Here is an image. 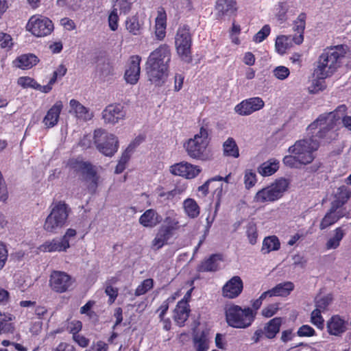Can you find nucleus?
Segmentation results:
<instances>
[{
  "label": "nucleus",
  "instance_id": "f257e3e1",
  "mask_svg": "<svg viewBox=\"0 0 351 351\" xmlns=\"http://www.w3.org/2000/svg\"><path fill=\"white\" fill-rule=\"evenodd\" d=\"M351 57V51L345 45H335L325 49L319 56L315 74L319 80L332 76L340 68L345 58Z\"/></svg>",
  "mask_w": 351,
  "mask_h": 351
},
{
  "label": "nucleus",
  "instance_id": "f03ea898",
  "mask_svg": "<svg viewBox=\"0 0 351 351\" xmlns=\"http://www.w3.org/2000/svg\"><path fill=\"white\" fill-rule=\"evenodd\" d=\"M171 51L169 45H160L149 56L146 65L149 80L152 84L160 86L165 84L168 76Z\"/></svg>",
  "mask_w": 351,
  "mask_h": 351
},
{
  "label": "nucleus",
  "instance_id": "7ed1b4c3",
  "mask_svg": "<svg viewBox=\"0 0 351 351\" xmlns=\"http://www.w3.org/2000/svg\"><path fill=\"white\" fill-rule=\"evenodd\" d=\"M49 209L43 229L48 233L56 234L67 225L71 208L64 201L60 200L53 202Z\"/></svg>",
  "mask_w": 351,
  "mask_h": 351
},
{
  "label": "nucleus",
  "instance_id": "20e7f679",
  "mask_svg": "<svg viewBox=\"0 0 351 351\" xmlns=\"http://www.w3.org/2000/svg\"><path fill=\"white\" fill-rule=\"evenodd\" d=\"M208 128L202 126L193 138H191L186 141L184 147L190 158L202 161H206L211 158L210 152L208 149Z\"/></svg>",
  "mask_w": 351,
  "mask_h": 351
},
{
  "label": "nucleus",
  "instance_id": "39448f33",
  "mask_svg": "<svg viewBox=\"0 0 351 351\" xmlns=\"http://www.w3.org/2000/svg\"><path fill=\"white\" fill-rule=\"evenodd\" d=\"M331 116L326 117L324 114H321L307 128L308 136L310 138L317 139L319 145L322 140L330 142L337 135L335 128V123L332 122Z\"/></svg>",
  "mask_w": 351,
  "mask_h": 351
},
{
  "label": "nucleus",
  "instance_id": "423d86ee",
  "mask_svg": "<svg viewBox=\"0 0 351 351\" xmlns=\"http://www.w3.org/2000/svg\"><path fill=\"white\" fill-rule=\"evenodd\" d=\"M256 312L251 308H242L238 305L226 308V319L228 324L236 328H246L254 321Z\"/></svg>",
  "mask_w": 351,
  "mask_h": 351
},
{
  "label": "nucleus",
  "instance_id": "0eeeda50",
  "mask_svg": "<svg viewBox=\"0 0 351 351\" xmlns=\"http://www.w3.org/2000/svg\"><path fill=\"white\" fill-rule=\"evenodd\" d=\"M319 148V141L310 138H306L297 141L293 145L289 147V154H295L298 161L302 165H308L312 162L315 158L313 153Z\"/></svg>",
  "mask_w": 351,
  "mask_h": 351
},
{
  "label": "nucleus",
  "instance_id": "6e6552de",
  "mask_svg": "<svg viewBox=\"0 0 351 351\" xmlns=\"http://www.w3.org/2000/svg\"><path fill=\"white\" fill-rule=\"evenodd\" d=\"M289 182L286 179L276 180L271 184L259 190L254 196L257 203L275 202L279 199L287 191Z\"/></svg>",
  "mask_w": 351,
  "mask_h": 351
},
{
  "label": "nucleus",
  "instance_id": "1a4fd4ad",
  "mask_svg": "<svg viewBox=\"0 0 351 351\" xmlns=\"http://www.w3.org/2000/svg\"><path fill=\"white\" fill-rule=\"evenodd\" d=\"M192 36L189 26L178 27L175 35V47L180 58L189 62L191 61Z\"/></svg>",
  "mask_w": 351,
  "mask_h": 351
},
{
  "label": "nucleus",
  "instance_id": "9d476101",
  "mask_svg": "<svg viewBox=\"0 0 351 351\" xmlns=\"http://www.w3.org/2000/svg\"><path fill=\"white\" fill-rule=\"evenodd\" d=\"M70 167L75 171L82 174L88 190L91 193H95L100 180V177L97 174L95 167L89 162L78 160H71Z\"/></svg>",
  "mask_w": 351,
  "mask_h": 351
},
{
  "label": "nucleus",
  "instance_id": "9b49d317",
  "mask_svg": "<svg viewBox=\"0 0 351 351\" xmlns=\"http://www.w3.org/2000/svg\"><path fill=\"white\" fill-rule=\"evenodd\" d=\"M94 140L99 151L106 156H113L118 149L119 142L116 136L101 129L95 131Z\"/></svg>",
  "mask_w": 351,
  "mask_h": 351
},
{
  "label": "nucleus",
  "instance_id": "f8f14e48",
  "mask_svg": "<svg viewBox=\"0 0 351 351\" xmlns=\"http://www.w3.org/2000/svg\"><path fill=\"white\" fill-rule=\"evenodd\" d=\"M26 29L35 36L44 37L49 35L53 30V24L45 16L34 15L29 19Z\"/></svg>",
  "mask_w": 351,
  "mask_h": 351
},
{
  "label": "nucleus",
  "instance_id": "ddd939ff",
  "mask_svg": "<svg viewBox=\"0 0 351 351\" xmlns=\"http://www.w3.org/2000/svg\"><path fill=\"white\" fill-rule=\"evenodd\" d=\"M75 280L68 274L61 271H53L49 276V286L56 293L67 291Z\"/></svg>",
  "mask_w": 351,
  "mask_h": 351
},
{
  "label": "nucleus",
  "instance_id": "4468645a",
  "mask_svg": "<svg viewBox=\"0 0 351 351\" xmlns=\"http://www.w3.org/2000/svg\"><path fill=\"white\" fill-rule=\"evenodd\" d=\"M201 171L200 167L185 161L176 163L169 167V171L171 174L186 179L195 178L199 174Z\"/></svg>",
  "mask_w": 351,
  "mask_h": 351
},
{
  "label": "nucleus",
  "instance_id": "2eb2a0df",
  "mask_svg": "<svg viewBox=\"0 0 351 351\" xmlns=\"http://www.w3.org/2000/svg\"><path fill=\"white\" fill-rule=\"evenodd\" d=\"M265 106L263 100L258 97L245 99L236 105L234 111L241 116H247L260 110Z\"/></svg>",
  "mask_w": 351,
  "mask_h": 351
},
{
  "label": "nucleus",
  "instance_id": "dca6fc26",
  "mask_svg": "<svg viewBox=\"0 0 351 351\" xmlns=\"http://www.w3.org/2000/svg\"><path fill=\"white\" fill-rule=\"evenodd\" d=\"M126 112L121 104H111L102 112V118L106 123L114 125L125 118Z\"/></svg>",
  "mask_w": 351,
  "mask_h": 351
},
{
  "label": "nucleus",
  "instance_id": "f3484780",
  "mask_svg": "<svg viewBox=\"0 0 351 351\" xmlns=\"http://www.w3.org/2000/svg\"><path fill=\"white\" fill-rule=\"evenodd\" d=\"M141 58L139 56L130 57L124 74L127 83L134 85L138 82L141 73Z\"/></svg>",
  "mask_w": 351,
  "mask_h": 351
},
{
  "label": "nucleus",
  "instance_id": "a211bd4d",
  "mask_svg": "<svg viewBox=\"0 0 351 351\" xmlns=\"http://www.w3.org/2000/svg\"><path fill=\"white\" fill-rule=\"evenodd\" d=\"M243 288V281L239 276H234L229 280L222 288V295L233 299L238 297Z\"/></svg>",
  "mask_w": 351,
  "mask_h": 351
},
{
  "label": "nucleus",
  "instance_id": "6ab92c4d",
  "mask_svg": "<svg viewBox=\"0 0 351 351\" xmlns=\"http://www.w3.org/2000/svg\"><path fill=\"white\" fill-rule=\"evenodd\" d=\"M215 10L218 19L225 16H232L237 10L236 0H217Z\"/></svg>",
  "mask_w": 351,
  "mask_h": 351
},
{
  "label": "nucleus",
  "instance_id": "aec40b11",
  "mask_svg": "<svg viewBox=\"0 0 351 351\" xmlns=\"http://www.w3.org/2000/svg\"><path fill=\"white\" fill-rule=\"evenodd\" d=\"M345 215L343 209H339L331 205L319 224L320 229L324 230L333 225Z\"/></svg>",
  "mask_w": 351,
  "mask_h": 351
},
{
  "label": "nucleus",
  "instance_id": "412c9836",
  "mask_svg": "<svg viewBox=\"0 0 351 351\" xmlns=\"http://www.w3.org/2000/svg\"><path fill=\"white\" fill-rule=\"evenodd\" d=\"M62 108V102L57 101L47 111L43 121L47 128H53L58 123Z\"/></svg>",
  "mask_w": 351,
  "mask_h": 351
},
{
  "label": "nucleus",
  "instance_id": "4be33fe9",
  "mask_svg": "<svg viewBox=\"0 0 351 351\" xmlns=\"http://www.w3.org/2000/svg\"><path fill=\"white\" fill-rule=\"evenodd\" d=\"M167 14L162 7H160L157 11V16L155 20V36L158 40H162L166 36Z\"/></svg>",
  "mask_w": 351,
  "mask_h": 351
},
{
  "label": "nucleus",
  "instance_id": "5701e85b",
  "mask_svg": "<svg viewBox=\"0 0 351 351\" xmlns=\"http://www.w3.org/2000/svg\"><path fill=\"white\" fill-rule=\"evenodd\" d=\"M162 220V216L154 209L150 208L141 215L138 221L143 227L152 228L159 224Z\"/></svg>",
  "mask_w": 351,
  "mask_h": 351
},
{
  "label": "nucleus",
  "instance_id": "b1692460",
  "mask_svg": "<svg viewBox=\"0 0 351 351\" xmlns=\"http://www.w3.org/2000/svg\"><path fill=\"white\" fill-rule=\"evenodd\" d=\"M347 328L346 322L339 315H333L327 322V330L330 335L339 336Z\"/></svg>",
  "mask_w": 351,
  "mask_h": 351
},
{
  "label": "nucleus",
  "instance_id": "393cba45",
  "mask_svg": "<svg viewBox=\"0 0 351 351\" xmlns=\"http://www.w3.org/2000/svg\"><path fill=\"white\" fill-rule=\"evenodd\" d=\"M351 197V190L346 186L343 185L337 189L334 193V199L331 205L341 208Z\"/></svg>",
  "mask_w": 351,
  "mask_h": 351
},
{
  "label": "nucleus",
  "instance_id": "a878e982",
  "mask_svg": "<svg viewBox=\"0 0 351 351\" xmlns=\"http://www.w3.org/2000/svg\"><path fill=\"white\" fill-rule=\"evenodd\" d=\"M294 284L292 282L287 281L276 285L274 288L266 291L269 298L271 297H286L294 289Z\"/></svg>",
  "mask_w": 351,
  "mask_h": 351
},
{
  "label": "nucleus",
  "instance_id": "bb28decb",
  "mask_svg": "<svg viewBox=\"0 0 351 351\" xmlns=\"http://www.w3.org/2000/svg\"><path fill=\"white\" fill-rule=\"evenodd\" d=\"M69 105L71 107L70 112H73L77 119L84 121H88L92 119L93 113L88 108L83 106L78 101L74 99H71Z\"/></svg>",
  "mask_w": 351,
  "mask_h": 351
},
{
  "label": "nucleus",
  "instance_id": "cd10ccee",
  "mask_svg": "<svg viewBox=\"0 0 351 351\" xmlns=\"http://www.w3.org/2000/svg\"><path fill=\"white\" fill-rule=\"evenodd\" d=\"M190 309L189 304L186 301H180L174 310L173 318L179 326H182L187 320L189 315Z\"/></svg>",
  "mask_w": 351,
  "mask_h": 351
},
{
  "label": "nucleus",
  "instance_id": "c85d7f7f",
  "mask_svg": "<svg viewBox=\"0 0 351 351\" xmlns=\"http://www.w3.org/2000/svg\"><path fill=\"white\" fill-rule=\"evenodd\" d=\"M222 261V256L219 254H212L203 261L198 266L197 270L201 272L215 271L219 269V263Z\"/></svg>",
  "mask_w": 351,
  "mask_h": 351
},
{
  "label": "nucleus",
  "instance_id": "c756f323",
  "mask_svg": "<svg viewBox=\"0 0 351 351\" xmlns=\"http://www.w3.org/2000/svg\"><path fill=\"white\" fill-rule=\"evenodd\" d=\"M173 233H171L167 229L160 227L154 239L152 242V247L154 250H158L167 243V241L173 237Z\"/></svg>",
  "mask_w": 351,
  "mask_h": 351
},
{
  "label": "nucleus",
  "instance_id": "7c9ffc66",
  "mask_svg": "<svg viewBox=\"0 0 351 351\" xmlns=\"http://www.w3.org/2000/svg\"><path fill=\"white\" fill-rule=\"evenodd\" d=\"M186 186L185 184L177 185L173 189L165 191L164 189L159 186L156 189V193L158 197H160L162 201L171 200L175 197L182 195L185 192Z\"/></svg>",
  "mask_w": 351,
  "mask_h": 351
},
{
  "label": "nucleus",
  "instance_id": "2f4dec72",
  "mask_svg": "<svg viewBox=\"0 0 351 351\" xmlns=\"http://www.w3.org/2000/svg\"><path fill=\"white\" fill-rule=\"evenodd\" d=\"M37 56L32 53L23 54L19 56L14 61L15 66L21 69H29L38 62Z\"/></svg>",
  "mask_w": 351,
  "mask_h": 351
},
{
  "label": "nucleus",
  "instance_id": "473e14b6",
  "mask_svg": "<svg viewBox=\"0 0 351 351\" xmlns=\"http://www.w3.org/2000/svg\"><path fill=\"white\" fill-rule=\"evenodd\" d=\"M39 250L43 252H64L67 250L62 239H53L47 241L38 247Z\"/></svg>",
  "mask_w": 351,
  "mask_h": 351
},
{
  "label": "nucleus",
  "instance_id": "72a5a7b5",
  "mask_svg": "<svg viewBox=\"0 0 351 351\" xmlns=\"http://www.w3.org/2000/svg\"><path fill=\"white\" fill-rule=\"evenodd\" d=\"M184 214L190 219L197 218L200 213V207L193 198H186L182 202Z\"/></svg>",
  "mask_w": 351,
  "mask_h": 351
},
{
  "label": "nucleus",
  "instance_id": "f704fd0d",
  "mask_svg": "<svg viewBox=\"0 0 351 351\" xmlns=\"http://www.w3.org/2000/svg\"><path fill=\"white\" fill-rule=\"evenodd\" d=\"M282 322L281 317H274L270 319L263 328L265 337L274 339L279 332Z\"/></svg>",
  "mask_w": 351,
  "mask_h": 351
},
{
  "label": "nucleus",
  "instance_id": "c9c22d12",
  "mask_svg": "<svg viewBox=\"0 0 351 351\" xmlns=\"http://www.w3.org/2000/svg\"><path fill=\"white\" fill-rule=\"evenodd\" d=\"M278 168V160L271 158L261 164L258 168V172L263 176H269L276 172Z\"/></svg>",
  "mask_w": 351,
  "mask_h": 351
},
{
  "label": "nucleus",
  "instance_id": "e433bc0d",
  "mask_svg": "<svg viewBox=\"0 0 351 351\" xmlns=\"http://www.w3.org/2000/svg\"><path fill=\"white\" fill-rule=\"evenodd\" d=\"M14 317L10 313L0 315V335L12 334L14 331V326L11 321Z\"/></svg>",
  "mask_w": 351,
  "mask_h": 351
},
{
  "label": "nucleus",
  "instance_id": "4c0bfd02",
  "mask_svg": "<svg viewBox=\"0 0 351 351\" xmlns=\"http://www.w3.org/2000/svg\"><path fill=\"white\" fill-rule=\"evenodd\" d=\"M280 247V243L276 236H269L264 239L261 252L263 254H268L272 251L278 250Z\"/></svg>",
  "mask_w": 351,
  "mask_h": 351
},
{
  "label": "nucleus",
  "instance_id": "58836bf2",
  "mask_svg": "<svg viewBox=\"0 0 351 351\" xmlns=\"http://www.w3.org/2000/svg\"><path fill=\"white\" fill-rule=\"evenodd\" d=\"M126 29L134 36H138L143 29V23H140L138 17L133 16L125 21Z\"/></svg>",
  "mask_w": 351,
  "mask_h": 351
},
{
  "label": "nucleus",
  "instance_id": "ea45409f",
  "mask_svg": "<svg viewBox=\"0 0 351 351\" xmlns=\"http://www.w3.org/2000/svg\"><path fill=\"white\" fill-rule=\"evenodd\" d=\"M345 235V232L341 227L337 228L333 231V235L328 240L326 243V247L327 250L337 249L341 241L343 239Z\"/></svg>",
  "mask_w": 351,
  "mask_h": 351
},
{
  "label": "nucleus",
  "instance_id": "a19ab883",
  "mask_svg": "<svg viewBox=\"0 0 351 351\" xmlns=\"http://www.w3.org/2000/svg\"><path fill=\"white\" fill-rule=\"evenodd\" d=\"M223 154L226 156L238 158L239 156V147L233 138L229 137L223 144Z\"/></svg>",
  "mask_w": 351,
  "mask_h": 351
},
{
  "label": "nucleus",
  "instance_id": "79ce46f5",
  "mask_svg": "<svg viewBox=\"0 0 351 351\" xmlns=\"http://www.w3.org/2000/svg\"><path fill=\"white\" fill-rule=\"evenodd\" d=\"M164 222L165 225L162 226L161 227L164 229H167L171 233H173V231L177 230L180 228L177 215L173 211H171L167 214L165 218Z\"/></svg>",
  "mask_w": 351,
  "mask_h": 351
},
{
  "label": "nucleus",
  "instance_id": "37998d69",
  "mask_svg": "<svg viewBox=\"0 0 351 351\" xmlns=\"http://www.w3.org/2000/svg\"><path fill=\"white\" fill-rule=\"evenodd\" d=\"M291 46V36L285 35L279 36L276 38L275 48L279 54H284L286 51Z\"/></svg>",
  "mask_w": 351,
  "mask_h": 351
},
{
  "label": "nucleus",
  "instance_id": "c03bdc74",
  "mask_svg": "<svg viewBox=\"0 0 351 351\" xmlns=\"http://www.w3.org/2000/svg\"><path fill=\"white\" fill-rule=\"evenodd\" d=\"M193 341L195 351H207L209 348L208 340L204 333L195 335Z\"/></svg>",
  "mask_w": 351,
  "mask_h": 351
},
{
  "label": "nucleus",
  "instance_id": "a18cd8bd",
  "mask_svg": "<svg viewBox=\"0 0 351 351\" xmlns=\"http://www.w3.org/2000/svg\"><path fill=\"white\" fill-rule=\"evenodd\" d=\"M132 145H130L126 149V150L122 154L121 157L120 158L118 164L117 165V167L115 168L116 173H121L125 170L126 167V164L128 163L130 158V152L132 149Z\"/></svg>",
  "mask_w": 351,
  "mask_h": 351
},
{
  "label": "nucleus",
  "instance_id": "49530a36",
  "mask_svg": "<svg viewBox=\"0 0 351 351\" xmlns=\"http://www.w3.org/2000/svg\"><path fill=\"white\" fill-rule=\"evenodd\" d=\"M246 235L251 245H254L257 242L258 232L256 224L254 222H250L246 226Z\"/></svg>",
  "mask_w": 351,
  "mask_h": 351
},
{
  "label": "nucleus",
  "instance_id": "de8ad7c7",
  "mask_svg": "<svg viewBox=\"0 0 351 351\" xmlns=\"http://www.w3.org/2000/svg\"><path fill=\"white\" fill-rule=\"evenodd\" d=\"M347 111V107L346 105L342 104L339 106L333 112H329L328 114H324L326 117L331 116V119L333 123L336 124V121L340 119H343V117H346V113Z\"/></svg>",
  "mask_w": 351,
  "mask_h": 351
},
{
  "label": "nucleus",
  "instance_id": "09e8293b",
  "mask_svg": "<svg viewBox=\"0 0 351 351\" xmlns=\"http://www.w3.org/2000/svg\"><path fill=\"white\" fill-rule=\"evenodd\" d=\"M154 286V280L152 278L144 280L136 289L135 295L139 296L146 293Z\"/></svg>",
  "mask_w": 351,
  "mask_h": 351
},
{
  "label": "nucleus",
  "instance_id": "8fccbe9b",
  "mask_svg": "<svg viewBox=\"0 0 351 351\" xmlns=\"http://www.w3.org/2000/svg\"><path fill=\"white\" fill-rule=\"evenodd\" d=\"M322 313V311L315 309L312 311L311 315V323L319 329H322L324 326V319L321 315Z\"/></svg>",
  "mask_w": 351,
  "mask_h": 351
},
{
  "label": "nucleus",
  "instance_id": "3c124183",
  "mask_svg": "<svg viewBox=\"0 0 351 351\" xmlns=\"http://www.w3.org/2000/svg\"><path fill=\"white\" fill-rule=\"evenodd\" d=\"M271 28L269 25H265L254 36L253 41L256 43L263 42L270 34Z\"/></svg>",
  "mask_w": 351,
  "mask_h": 351
},
{
  "label": "nucleus",
  "instance_id": "603ef678",
  "mask_svg": "<svg viewBox=\"0 0 351 351\" xmlns=\"http://www.w3.org/2000/svg\"><path fill=\"white\" fill-rule=\"evenodd\" d=\"M17 83L23 88H32L36 89L37 84V82L33 78L27 76L20 77L17 80Z\"/></svg>",
  "mask_w": 351,
  "mask_h": 351
},
{
  "label": "nucleus",
  "instance_id": "864d4df0",
  "mask_svg": "<svg viewBox=\"0 0 351 351\" xmlns=\"http://www.w3.org/2000/svg\"><path fill=\"white\" fill-rule=\"evenodd\" d=\"M316 335L315 330L309 325H302L298 331L297 335L300 337H309Z\"/></svg>",
  "mask_w": 351,
  "mask_h": 351
},
{
  "label": "nucleus",
  "instance_id": "5fc2aeb1",
  "mask_svg": "<svg viewBox=\"0 0 351 351\" xmlns=\"http://www.w3.org/2000/svg\"><path fill=\"white\" fill-rule=\"evenodd\" d=\"M306 14L301 13L298 16L297 19L294 23V31L297 32L299 34H303L305 28V21H306Z\"/></svg>",
  "mask_w": 351,
  "mask_h": 351
},
{
  "label": "nucleus",
  "instance_id": "6e6d98bb",
  "mask_svg": "<svg viewBox=\"0 0 351 351\" xmlns=\"http://www.w3.org/2000/svg\"><path fill=\"white\" fill-rule=\"evenodd\" d=\"M244 183L247 189H250L256 183V176L252 170H247L244 176Z\"/></svg>",
  "mask_w": 351,
  "mask_h": 351
},
{
  "label": "nucleus",
  "instance_id": "4d7b16f0",
  "mask_svg": "<svg viewBox=\"0 0 351 351\" xmlns=\"http://www.w3.org/2000/svg\"><path fill=\"white\" fill-rule=\"evenodd\" d=\"M332 298L330 295H326L316 301L315 309L322 312L325 311L327 309L328 305L330 304Z\"/></svg>",
  "mask_w": 351,
  "mask_h": 351
},
{
  "label": "nucleus",
  "instance_id": "13d9d810",
  "mask_svg": "<svg viewBox=\"0 0 351 351\" xmlns=\"http://www.w3.org/2000/svg\"><path fill=\"white\" fill-rule=\"evenodd\" d=\"M273 73L277 79L284 80L289 75L290 72L287 67L279 66L274 69Z\"/></svg>",
  "mask_w": 351,
  "mask_h": 351
},
{
  "label": "nucleus",
  "instance_id": "bf43d9fd",
  "mask_svg": "<svg viewBox=\"0 0 351 351\" xmlns=\"http://www.w3.org/2000/svg\"><path fill=\"white\" fill-rule=\"evenodd\" d=\"M119 16L117 9L113 8L108 16V24L111 30L115 31L118 28Z\"/></svg>",
  "mask_w": 351,
  "mask_h": 351
},
{
  "label": "nucleus",
  "instance_id": "052dcab7",
  "mask_svg": "<svg viewBox=\"0 0 351 351\" xmlns=\"http://www.w3.org/2000/svg\"><path fill=\"white\" fill-rule=\"evenodd\" d=\"M76 234L77 232L75 229L69 228L64 236L60 238L67 249L70 247V242L74 239Z\"/></svg>",
  "mask_w": 351,
  "mask_h": 351
},
{
  "label": "nucleus",
  "instance_id": "680f3d73",
  "mask_svg": "<svg viewBox=\"0 0 351 351\" xmlns=\"http://www.w3.org/2000/svg\"><path fill=\"white\" fill-rule=\"evenodd\" d=\"M13 45L12 37L5 33L0 32V46L1 48H11Z\"/></svg>",
  "mask_w": 351,
  "mask_h": 351
},
{
  "label": "nucleus",
  "instance_id": "e2e57ef3",
  "mask_svg": "<svg viewBox=\"0 0 351 351\" xmlns=\"http://www.w3.org/2000/svg\"><path fill=\"white\" fill-rule=\"evenodd\" d=\"M278 310V305L277 304H271L265 307L262 310L261 314L263 317H271L277 313Z\"/></svg>",
  "mask_w": 351,
  "mask_h": 351
},
{
  "label": "nucleus",
  "instance_id": "0e129e2a",
  "mask_svg": "<svg viewBox=\"0 0 351 351\" xmlns=\"http://www.w3.org/2000/svg\"><path fill=\"white\" fill-rule=\"evenodd\" d=\"M283 162L286 166L289 167H299V165H301L298 159L295 157V154H290V155L286 156L283 158Z\"/></svg>",
  "mask_w": 351,
  "mask_h": 351
},
{
  "label": "nucleus",
  "instance_id": "69168bd1",
  "mask_svg": "<svg viewBox=\"0 0 351 351\" xmlns=\"http://www.w3.org/2000/svg\"><path fill=\"white\" fill-rule=\"evenodd\" d=\"M82 327V322L78 320H73L69 323L67 329L73 335V337L79 334Z\"/></svg>",
  "mask_w": 351,
  "mask_h": 351
},
{
  "label": "nucleus",
  "instance_id": "338daca9",
  "mask_svg": "<svg viewBox=\"0 0 351 351\" xmlns=\"http://www.w3.org/2000/svg\"><path fill=\"white\" fill-rule=\"evenodd\" d=\"M8 256L6 246L0 242V270H1L5 265Z\"/></svg>",
  "mask_w": 351,
  "mask_h": 351
},
{
  "label": "nucleus",
  "instance_id": "774afa93",
  "mask_svg": "<svg viewBox=\"0 0 351 351\" xmlns=\"http://www.w3.org/2000/svg\"><path fill=\"white\" fill-rule=\"evenodd\" d=\"M288 9H289V5L287 4V2H282V3H280L278 4V11L276 14V16L279 20H280V21L285 20V15H286L287 12L288 11Z\"/></svg>",
  "mask_w": 351,
  "mask_h": 351
}]
</instances>
